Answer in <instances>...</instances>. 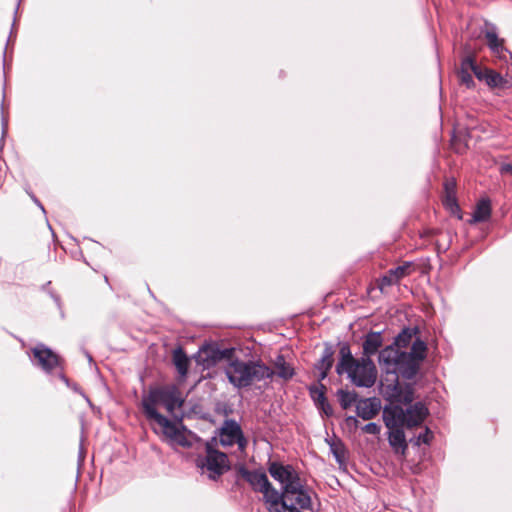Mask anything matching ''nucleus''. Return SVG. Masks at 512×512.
<instances>
[{
	"mask_svg": "<svg viewBox=\"0 0 512 512\" xmlns=\"http://www.w3.org/2000/svg\"><path fill=\"white\" fill-rule=\"evenodd\" d=\"M472 73L473 72L459 71L460 82L467 88H472L475 84Z\"/></svg>",
	"mask_w": 512,
	"mask_h": 512,
	"instance_id": "bb28decb",
	"label": "nucleus"
},
{
	"mask_svg": "<svg viewBox=\"0 0 512 512\" xmlns=\"http://www.w3.org/2000/svg\"><path fill=\"white\" fill-rule=\"evenodd\" d=\"M403 426L404 425H395L393 427H387L389 429V444L396 451L400 449L402 453H404L407 449V442L403 431Z\"/></svg>",
	"mask_w": 512,
	"mask_h": 512,
	"instance_id": "f3484780",
	"label": "nucleus"
},
{
	"mask_svg": "<svg viewBox=\"0 0 512 512\" xmlns=\"http://www.w3.org/2000/svg\"><path fill=\"white\" fill-rule=\"evenodd\" d=\"M325 390L326 388L323 384L310 388L311 397L313 398L316 404H318L319 402H323V400L326 399Z\"/></svg>",
	"mask_w": 512,
	"mask_h": 512,
	"instance_id": "b1692460",
	"label": "nucleus"
},
{
	"mask_svg": "<svg viewBox=\"0 0 512 512\" xmlns=\"http://www.w3.org/2000/svg\"><path fill=\"white\" fill-rule=\"evenodd\" d=\"M221 445L232 446L238 445V448L243 451L246 448L247 441L243 435L240 425L234 420H226L220 432Z\"/></svg>",
	"mask_w": 512,
	"mask_h": 512,
	"instance_id": "9d476101",
	"label": "nucleus"
},
{
	"mask_svg": "<svg viewBox=\"0 0 512 512\" xmlns=\"http://www.w3.org/2000/svg\"><path fill=\"white\" fill-rule=\"evenodd\" d=\"M383 339L381 332H370L365 336L363 341V357L371 358L382 346Z\"/></svg>",
	"mask_w": 512,
	"mask_h": 512,
	"instance_id": "dca6fc26",
	"label": "nucleus"
},
{
	"mask_svg": "<svg viewBox=\"0 0 512 512\" xmlns=\"http://www.w3.org/2000/svg\"><path fill=\"white\" fill-rule=\"evenodd\" d=\"M274 367L276 371H274V374L276 373L278 377L289 380L294 376V369L293 367L286 362L283 355H278L274 362Z\"/></svg>",
	"mask_w": 512,
	"mask_h": 512,
	"instance_id": "aec40b11",
	"label": "nucleus"
},
{
	"mask_svg": "<svg viewBox=\"0 0 512 512\" xmlns=\"http://www.w3.org/2000/svg\"><path fill=\"white\" fill-rule=\"evenodd\" d=\"M362 430L367 433V434H372V435H377L380 433V426L374 422H370L368 424H366Z\"/></svg>",
	"mask_w": 512,
	"mask_h": 512,
	"instance_id": "c756f323",
	"label": "nucleus"
},
{
	"mask_svg": "<svg viewBox=\"0 0 512 512\" xmlns=\"http://www.w3.org/2000/svg\"><path fill=\"white\" fill-rule=\"evenodd\" d=\"M351 401H352L351 399H349V400H348V399H345V398L343 397V398L341 399V404H342V406H343L344 408H346L348 405H350V404H351Z\"/></svg>",
	"mask_w": 512,
	"mask_h": 512,
	"instance_id": "f704fd0d",
	"label": "nucleus"
},
{
	"mask_svg": "<svg viewBox=\"0 0 512 512\" xmlns=\"http://www.w3.org/2000/svg\"><path fill=\"white\" fill-rule=\"evenodd\" d=\"M401 353L393 346H387L379 352L378 361L384 371L381 390L387 400L407 403L414 400V388L410 384L402 385L398 381L397 363Z\"/></svg>",
	"mask_w": 512,
	"mask_h": 512,
	"instance_id": "f03ea898",
	"label": "nucleus"
},
{
	"mask_svg": "<svg viewBox=\"0 0 512 512\" xmlns=\"http://www.w3.org/2000/svg\"><path fill=\"white\" fill-rule=\"evenodd\" d=\"M316 405L318 406L319 409H321V411L325 415H327V416L332 415L333 409H332L331 405L329 404V402L327 401V399L323 400V402H319Z\"/></svg>",
	"mask_w": 512,
	"mask_h": 512,
	"instance_id": "7c9ffc66",
	"label": "nucleus"
},
{
	"mask_svg": "<svg viewBox=\"0 0 512 512\" xmlns=\"http://www.w3.org/2000/svg\"><path fill=\"white\" fill-rule=\"evenodd\" d=\"M61 379H62L66 384H68V379H67L64 375H61Z\"/></svg>",
	"mask_w": 512,
	"mask_h": 512,
	"instance_id": "58836bf2",
	"label": "nucleus"
},
{
	"mask_svg": "<svg viewBox=\"0 0 512 512\" xmlns=\"http://www.w3.org/2000/svg\"><path fill=\"white\" fill-rule=\"evenodd\" d=\"M34 202L42 209V211H45L44 210V207L42 206V204L39 202V200L37 198H35L34 196L32 197Z\"/></svg>",
	"mask_w": 512,
	"mask_h": 512,
	"instance_id": "e433bc0d",
	"label": "nucleus"
},
{
	"mask_svg": "<svg viewBox=\"0 0 512 512\" xmlns=\"http://www.w3.org/2000/svg\"><path fill=\"white\" fill-rule=\"evenodd\" d=\"M268 512H313L310 493L301 483L288 490L272 491Z\"/></svg>",
	"mask_w": 512,
	"mask_h": 512,
	"instance_id": "39448f33",
	"label": "nucleus"
},
{
	"mask_svg": "<svg viewBox=\"0 0 512 512\" xmlns=\"http://www.w3.org/2000/svg\"><path fill=\"white\" fill-rule=\"evenodd\" d=\"M380 411V402L376 398L361 400L356 406L357 416L363 420L374 418Z\"/></svg>",
	"mask_w": 512,
	"mask_h": 512,
	"instance_id": "4468645a",
	"label": "nucleus"
},
{
	"mask_svg": "<svg viewBox=\"0 0 512 512\" xmlns=\"http://www.w3.org/2000/svg\"><path fill=\"white\" fill-rule=\"evenodd\" d=\"M331 450L334 454V456L336 457V460L338 462H341L343 457H344V449L341 445H331Z\"/></svg>",
	"mask_w": 512,
	"mask_h": 512,
	"instance_id": "2f4dec72",
	"label": "nucleus"
},
{
	"mask_svg": "<svg viewBox=\"0 0 512 512\" xmlns=\"http://www.w3.org/2000/svg\"><path fill=\"white\" fill-rule=\"evenodd\" d=\"M393 284H396L395 278H393L391 274L387 272L379 279L378 287L381 291H383L386 287Z\"/></svg>",
	"mask_w": 512,
	"mask_h": 512,
	"instance_id": "cd10ccee",
	"label": "nucleus"
},
{
	"mask_svg": "<svg viewBox=\"0 0 512 512\" xmlns=\"http://www.w3.org/2000/svg\"><path fill=\"white\" fill-rule=\"evenodd\" d=\"M426 351H427L426 343L420 339H416L411 346L410 352H407V354L410 355L413 359H415L418 363L421 364V362L426 357Z\"/></svg>",
	"mask_w": 512,
	"mask_h": 512,
	"instance_id": "412c9836",
	"label": "nucleus"
},
{
	"mask_svg": "<svg viewBox=\"0 0 512 512\" xmlns=\"http://www.w3.org/2000/svg\"><path fill=\"white\" fill-rule=\"evenodd\" d=\"M196 441L193 442L192 447L196 446L197 449L203 448L204 454L198 455L196 465L202 474H206L209 479L216 480L225 471L229 469V460L225 453L215 449L217 443L215 438L211 441L203 442L196 436ZM191 448V446L189 447Z\"/></svg>",
	"mask_w": 512,
	"mask_h": 512,
	"instance_id": "0eeeda50",
	"label": "nucleus"
},
{
	"mask_svg": "<svg viewBox=\"0 0 512 512\" xmlns=\"http://www.w3.org/2000/svg\"><path fill=\"white\" fill-rule=\"evenodd\" d=\"M431 439H432L431 431L429 430V428L426 427L424 433H421L418 435L416 444L417 445H420L421 443L429 444Z\"/></svg>",
	"mask_w": 512,
	"mask_h": 512,
	"instance_id": "c85d7f7f",
	"label": "nucleus"
},
{
	"mask_svg": "<svg viewBox=\"0 0 512 512\" xmlns=\"http://www.w3.org/2000/svg\"><path fill=\"white\" fill-rule=\"evenodd\" d=\"M473 74L479 79V80H486V69H482L478 65H476Z\"/></svg>",
	"mask_w": 512,
	"mask_h": 512,
	"instance_id": "473e14b6",
	"label": "nucleus"
},
{
	"mask_svg": "<svg viewBox=\"0 0 512 512\" xmlns=\"http://www.w3.org/2000/svg\"><path fill=\"white\" fill-rule=\"evenodd\" d=\"M491 204L488 199L480 200L473 212L470 223L484 222L490 218Z\"/></svg>",
	"mask_w": 512,
	"mask_h": 512,
	"instance_id": "6ab92c4d",
	"label": "nucleus"
},
{
	"mask_svg": "<svg viewBox=\"0 0 512 512\" xmlns=\"http://www.w3.org/2000/svg\"><path fill=\"white\" fill-rule=\"evenodd\" d=\"M172 360L179 374L180 380L184 381L187 378L190 360L181 347H177L173 350Z\"/></svg>",
	"mask_w": 512,
	"mask_h": 512,
	"instance_id": "a211bd4d",
	"label": "nucleus"
},
{
	"mask_svg": "<svg viewBox=\"0 0 512 512\" xmlns=\"http://www.w3.org/2000/svg\"><path fill=\"white\" fill-rule=\"evenodd\" d=\"M241 475L255 492H260L263 495V501L267 509L272 491L275 492L277 489L270 483L266 473L261 470L242 469Z\"/></svg>",
	"mask_w": 512,
	"mask_h": 512,
	"instance_id": "1a4fd4ad",
	"label": "nucleus"
},
{
	"mask_svg": "<svg viewBox=\"0 0 512 512\" xmlns=\"http://www.w3.org/2000/svg\"><path fill=\"white\" fill-rule=\"evenodd\" d=\"M333 355H334V350H333L332 346L326 344L325 348L322 352L321 358L318 360V362L315 365V368L319 371V376H318L319 381L324 380L327 377L328 372L332 368L333 362H334Z\"/></svg>",
	"mask_w": 512,
	"mask_h": 512,
	"instance_id": "2eb2a0df",
	"label": "nucleus"
},
{
	"mask_svg": "<svg viewBox=\"0 0 512 512\" xmlns=\"http://www.w3.org/2000/svg\"><path fill=\"white\" fill-rule=\"evenodd\" d=\"M394 402L383 410V420L386 427L404 425L408 428L419 426L428 415V409L422 402Z\"/></svg>",
	"mask_w": 512,
	"mask_h": 512,
	"instance_id": "423d86ee",
	"label": "nucleus"
},
{
	"mask_svg": "<svg viewBox=\"0 0 512 512\" xmlns=\"http://www.w3.org/2000/svg\"><path fill=\"white\" fill-rule=\"evenodd\" d=\"M2 126H3V132H5L6 127H7V121L4 118L2 120Z\"/></svg>",
	"mask_w": 512,
	"mask_h": 512,
	"instance_id": "4c0bfd02",
	"label": "nucleus"
},
{
	"mask_svg": "<svg viewBox=\"0 0 512 512\" xmlns=\"http://www.w3.org/2000/svg\"><path fill=\"white\" fill-rule=\"evenodd\" d=\"M485 82L490 87H501V86H503L505 81L499 73H497L493 70H490V69H486Z\"/></svg>",
	"mask_w": 512,
	"mask_h": 512,
	"instance_id": "5701e85b",
	"label": "nucleus"
},
{
	"mask_svg": "<svg viewBox=\"0 0 512 512\" xmlns=\"http://www.w3.org/2000/svg\"><path fill=\"white\" fill-rule=\"evenodd\" d=\"M501 170H502V172H512V166L511 165H503Z\"/></svg>",
	"mask_w": 512,
	"mask_h": 512,
	"instance_id": "c9c22d12",
	"label": "nucleus"
},
{
	"mask_svg": "<svg viewBox=\"0 0 512 512\" xmlns=\"http://www.w3.org/2000/svg\"><path fill=\"white\" fill-rule=\"evenodd\" d=\"M393 278H395L396 283L403 277L407 276L411 272V263L405 262L403 265L392 268L388 271Z\"/></svg>",
	"mask_w": 512,
	"mask_h": 512,
	"instance_id": "4be33fe9",
	"label": "nucleus"
},
{
	"mask_svg": "<svg viewBox=\"0 0 512 512\" xmlns=\"http://www.w3.org/2000/svg\"><path fill=\"white\" fill-rule=\"evenodd\" d=\"M346 423L348 426H354L356 427L358 424V419L354 416H349L346 418Z\"/></svg>",
	"mask_w": 512,
	"mask_h": 512,
	"instance_id": "72a5a7b5",
	"label": "nucleus"
},
{
	"mask_svg": "<svg viewBox=\"0 0 512 512\" xmlns=\"http://www.w3.org/2000/svg\"><path fill=\"white\" fill-rule=\"evenodd\" d=\"M412 339V333L410 330H403L395 339V345L398 347H406Z\"/></svg>",
	"mask_w": 512,
	"mask_h": 512,
	"instance_id": "393cba45",
	"label": "nucleus"
},
{
	"mask_svg": "<svg viewBox=\"0 0 512 512\" xmlns=\"http://www.w3.org/2000/svg\"><path fill=\"white\" fill-rule=\"evenodd\" d=\"M180 390L172 385L150 389L142 398V410L152 430L171 446L190 447L196 435L182 424V418L175 414L183 406Z\"/></svg>",
	"mask_w": 512,
	"mask_h": 512,
	"instance_id": "f257e3e1",
	"label": "nucleus"
},
{
	"mask_svg": "<svg viewBox=\"0 0 512 512\" xmlns=\"http://www.w3.org/2000/svg\"><path fill=\"white\" fill-rule=\"evenodd\" d=\"M225 374L229 382L238 389L246 388L256 382L271 379L274 370L261 360H229L225 367Z\"/></svg>",
	"mask_w": 512,
	"mask_h": 512,
	"instance_id": "20e7f679",
	"label": "nucleus"
},
{
	"mask_svg": "<svg viewBox=\"0 0 512 512\" xmlns=\"http://www.w3.org/2000/svg\"><path fill=\"white\" fill-rule=\"evenodd\" d=\"M420 368V363L413 359L407 352H403L400 355L397 363V376L401 374L406 379H413Z\"/></svg>",
	"mask_w": 512,
	"mask_h": 512,
	"instance_id": "f8f14e48",
	"label": "nucleus"
},
{
	"mask_svg": "<svg viewBox=\"0 0 512 512\" xmlns=\"http://www.w3.org/2000/svg\"><path fill=\"white\" fill-rule=\"evenodd\" d=\"M268 472L281 484V490H288L303 483L298 471L290 464L284 465L281 462L271 461L268 463Z\"/></svg>",
	"mask_w": 512,
	"mask_h": 512,
	"instance_id": "6e6552de",
	"label": "nucleus"
},
{
	"mask_svg": "<svg viewBox=\"0 0 512 512\" xmlns=\"http://www.w3.org/2000/svg\"><path fill=\"white\" fill-rule=\"evenodd\" d=\"M476 65L475 60L471 56H467L461 61L459 71L473 72Z\"/></svg>",
	"mask_w": 512,
	"mask_h": 512,
	"instance_id": "a878e982",
	"label": "nucleus"
},
{
	"mask_svg": "<svg viewBox=\"0 0 512 512\" xmlns=\"http://www.w3.org/2000/svg\"><path fill=\"white\" fill-rule=\"evenodd\" d=\"M35 364L46 373H50L60 366L59 356L44 344H38L32 349Z\"/></svg>",
	"mask_w": 512,
	"mask_h": 512,
	"instance_id": "9b49d317",
	"label": "nucleus"
},
{
	"mask_svg": "<svg viewBox=\"0 0 512 512\" xmlns=\"http://www.w3.org/2000/svg\"><path fill=\"white\" fill-rule=\"evenodd\" d=\"M484 36L490 50L499 58H505L507 49L504 46V40L500 39L494 25H486Z\"/></svg>",
	"mask_w": 512,
	"mask_h": 512,
	"instance_id": "ddd939ff",
	"label": "nucleus"
},
{
	"mask_svg": "<svg viewBox=\"0 0 512 512\" xmlns=\"http://www.w3.org/2000/svg\"><path fill=\"white\" fill-rule=\"evenodd\" d=\"M339 354L340 359L336 365L337 374L346 373L358 387L370 388L375 384L377 369L371 358L355 359L347 343L341 345Z\"/></svg>",
	"mask_w": 512,
	"mask_h": 512,
	"instance_id": "7ed1b4c3",
	"label": "nucleus"
}]
</instances>
